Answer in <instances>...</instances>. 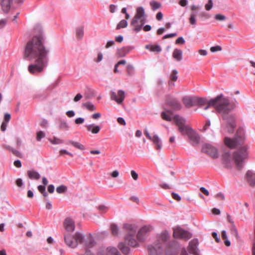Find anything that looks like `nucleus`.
Segmentation results:
<instances>
[{
	"instance_id": "473e14b6",
	"label": "nucleus",
	"mask_w": 255,
	"mask_h": 255,
	"mask_svg": "<svg viewBox=\"0 0 255 255\" xmlns=\"http://www.w3.org/2000/svg\"><path fill=\"white\" fill-rule=\"evenodd\" d=\"M108 255H121L118 249L114 247H109L107 248Z\"/></svg>"
},
{
	"instance_id": "6e6d98bb",
	"label": "nucleus",
	"mask_w": 255,
	"mask_h": 255,
	"mask_svg": "<svg viewBox=\"0 0 255 255\" xmlns=\"http://www.w3.org/2000/svg\"><path fill=\"white\" fill-rule=\"evenodd\" d=\"M171 194H172V196L174 199H175L177 201L181 200V198L179 196V195L177 193H176L175 192H172Z\"/></svg>"
},
{
	"instance_id": "49530a36",
	"label": "nucleus",
	"mask_w": 255,
	"mask_h": 255,
	"mask_svg": "<svg viewBox=\"0 0 255 255\" xmlns=\"http://www.w3.org/2000/svg\"><path fill=\"white\" fill-rule=\"evenodd\" d=\"M127 71L128 75L131 76L133 74L134 68L132 66L128 65L127 66Z\"/></svg>"
},
{
	"instance_id": "9d476101",
	"label": "nucleus",
	"mask_w": 255,
	"mask_h": 255,
	"mask_svg": "<svg viewBox=\"0 0 255 255\" xmlns=\"http://www.w3.org/2000/svg\"><path fill=\"white\" fill-rule=\"evenodd\" d=\"M222 117L226 121L228 132L233 133L236 127L235 118L232 113H222Z\"/></svg>"
},
{
	"instance_id": "5fc2aeb1",
	"label": "nucleus",
	"mask_w": 255,
	"mask_h": 255,
	"mask_svg": "<svg viewBox=\"0 0 255 255\" xmlns=\"http://www.w3.org/2000/svg\"><path fill=\"white\" fill-rule=\"evenodd\" d=\"M117 121L121 125L125 126L126 125V121L123 118L119 117L117 119Z\"/></svg>"
},
{
	"instance_id": "e433bc0d",
	"label": "nucleus",
	"mask_w": 255,
	"mask_h": 255,
	"mask_svg": "<svg viewBox=\"0 0 255 255\" xmlns=\"http://www.w3.org/2000/svg\"><path fill=\"white\" fill-rule=\"evenodd\" d=\"M227 219L228 221L232 225V228L233 230V232L235 233L236 235H238V231L237 229L235 227V225L234 224V222L233 221V220L231 218V217L230 215H227Z\"/></svg>"
},
{
	"instance_id": "c756f323",
	"label": "nucleus",
	"mask_w": 255,
	"mask_h": 255,
	"mask_svg": "<svg viewBox=\"0 0 255 255\" xmlns=\"http://www.w3.org/2000/svg\"><path fill=\"white\" fill-rule=\"evenodd\" d=\"M173 57L177 61H180L182 58V51L178 49H175L172 53Z\"/></svg>"
},
{
	"instance_id": "a19ab883",
	"label": "nucleus",
	"mask_w": 255,
	"mask_h": 255,
	"mask_svg": "<svg viewBox=\"0 0 255 255\" xmlns=\"http://www.w3.org/2000/svg\"><path fill=\"white\" fill-rule=\"evenodd\" d=\"M150 5L153 10H155L160 7V3L155 1H151L150 2Z\"/></svg>"
},
{
	"instance_id": "58836bf2",
	"label": "nucleus",
	"mask_w": 255,
	"mask_h": 255,
	"mask_svg": "<svg viewBox=\"0 0 255 255\" xmlns=\"http://www.w3.org/2000/svg\"><path fill=\"white\" fill-rule=\"evenodd\" d=\"M111 229L112 233L114 236L118 235L119 233V229L118 226L115 224H113L111 225Z\"/></svg>"
},
{
	"instance_id": "2eb2a0df",
	"label": "nucleus",
	"mask_w": 255,
	"mask_h": 255,
	"mask_svg": "<svg viewBox=\"0 0 255 255\" xmlns=\"http://www.w3.org/2000/svg\"><path fill=\"white\" fill-rule=\"evenodd\" d=\"M149 255H161L165 250L157 244L155 246L149 245L147 247Z\"/></svg>"
},
{
	"instance_id": "052dcab7",
	"label": "nucleus",
	"mask_w": 255,
	"mask_h": 255,
	"mask_svg": "<svg viewBox=\"0 0 255 255\" xmlns=\"http://www.w3.org/2000/svg\"><path fill=\"white\" fill-rule=\"evenodd\" d=\"M84 121L85 119L83 118L79 117L75 120V122L76 124H81L84 123Z\"/></svg>"
},
{
	"instance_id": "7ed1b4c3",
	"label": "nucleus",
	"mask_w": 255,
	"mask_h": 255,
	"mask_svg": "<svg viewBox=\"0 0 255 255\" xmlns=\"http://www.w3.org/2000/svg\"><path fill=\"white\" fill-rule=\"evenodd\" d=\"M210 106L217 112H227L235 109L237 104L231 101L223 94L217 95L214 98L210 99Z\"/></svg>"
},
{
	"instance_id": "9b49d317",
	"label": "nucleus",
	"mask_w": 255,
	"mask_h": 255,
	"mask_svg": "<svg viewBox=\"0 0 255 255\" xmlns=\"http://www.w3.org/2000/svg\"><path fill=\"white\" fill-rule=\"evenodd\" d=\"M202 151L209 154L213 158H216L219 156L218 149L209 143L204 144L202 147Z\"/></svg>"
},
{
	"instance_id": "69168bd1",
	"label": "nucleus",
	"mask_w": 255,
	"mask_h": 255,
	"mask_svg": "<svg viewBox=\"0 0 255 255\" xmlns=\"http://www.w3.org/2000/svg\"><path fill=\"white\" fill-rule=\"evenodd\" d=\"M48 191L50 193H52L54 191V186L52 184H50L48 186Z\"/></svg>"
},
{
	"instance_id": "6ab92c4d",
	"label": "nucleus",
	"mask_w": 255,
	"mask_h": 255,
	"mask_svg": "<svg viewBox=\"0 0 255 255\" xmlns=\"http://www.w3.org/2000/svg\"><path fill=\"white\" fill-rule=\"evenodd\" d=\"M222 163L226 168L232 167L231 156L230 152H225L222 156Z\"/></svg>"
},
{
	"instance_id": "c9c22d12",
	"label": "nucleus",
	"mask_w": 255,
	"mask_h": 255,
	"mask_svg": "<svg viewBox=\"0 0 255 255\" xmlns=\"http://www.w3.org/2000/svg\"><path fill=\"white\" fill-rule=\"evenodd\" d=\"M76 36L78 39H81L84 35V27L80 26L76 29Z\"/></svg>"
},
{
	"instance_id": "b1692460",
	"label": "nucleus",
	"mask_w": 255,
	"mask_h": 255,
	"mask_svg": "<svg viewBox=\"0 0 255 255\" xmlns=\"http://www.w3.org/2000/svg\"><path fill=\"white\" fill-rule=\"evenodd\" d=\"M156 146V149L160 150L162 146V143L161 139L159 137L157 134H154L152 136L151 139H150Z\"/></svg>"
},
{
	"instance_id": "a18cd8bd",
	"label": "nucleus",
	"mask_w": 255,
	"mask_h": 255,
	"mask_svg": "<svg viewBox=\"0 0 255 255\" xmlns=\"http://www.w3.org/2000/svg\"><path fill=\"white\" fill-rule=\"evenodd\" d=\"M196 15L194 13H191L189 18L190 23L192 25H195L196 20L195 19Z\"/></svg>"
},
{
	"instance_id": "ddd939ff",
	"label": "nucleus",
	"mask_w": 255,
	"mask_h": 255,
	"mask_svg": "<svg viewBox=\"0 0 255 255\" xmlns=\"http://www.w3.org/2000/svg\"><path fill=\"white\" fill-rule=\"evenodd\" d=\"M64 241L66 245L73 249L76 248L79 243V242H77L76 233L74 236L70 234H65L64 235Z\"/></svg>"
},
{
	"instance_id": "39448f33",
	"label": "nucleus",
	"mask_w": 255,
	"mask_h": 255,
	"mask_svg": "<svg viewBox=\"0 0 255 255\" xmlns=\"http://www.w3.org/2000/svg\"><path fill=\"white\" fill-rule=\"evenodd\" d=\"M169 238V235L165 231L162 232L158 237L156 244L163 248L165 250L166 255H177L179 249V244L175 240L168 243L167 241Z\"/></svg>"
},
{
	"instance_id": "2f4dec72",
	"label": "nucleus",
	"mask_w": 255,
	"mask_h": 255,
	"mask_svg": "<svg viewBox=\"0 0 255 255\" xmlns=\"http://www.w3.org/2000/svg\"><path fill=\"white\" fill-rule=\"evenodd\" d=\"M67 144H71L74 147H75L80 150H84L85 148L84 145L81 144L80 143H79L78 142L74 141L71 140H68L67 141Z\"/></svg>"
},
{
	"instance_id": "c03bdc74",
	"label": "nucleus",
	"mask_w": 255,
	"mask_h": 255,
	"mask_svg": "<svg viewBox=\"0 0 255 255\" xmlns=\"http://www.w3.org/2000/svg\"><path fill=\"white\" fill-rule=\"evenodd\" d=\"M177 74L178 72L176 70H174L172 71L171 75H170V79L173 81H176L177 79Z\"/></svg>"
},
{
	"instance_id": "37998d69",
	"label": "nucleus",
	"mask_w": 255,
	"mask_h": 255,
	"mask_svg": "<svg viewBox=\"0 0 255 255\" xmlns=\"http://www.w3.org/2000/svg\"><path fill=\"white\" fill-rule=\"evenodd\" d=\"M67 190V187L64 185H60L56 188V191L60 194L65 192Z\"/></svg>"
},
{
	"instance_id": "72a5a7b5",
	"label": "nucleus",
	"mask_w": 255,
	"mask_h": 255,
	"mask_svg": "<svg viewBox=\"0 0 255 255\" xmlns=\"http://www.w3.org/2000/svg\"><path fill=\"white\" fill-rule=\"evenodd\" d=\"M82 105L83 107L86 109V110L88 111H95L96 110L95 105L91 102H86L83 104Z\"/></svg>"
},
{
	"instance_id": "1a4fd4ad",
	"label": "nucleus",
	"mask_w": 255,
	"mask_h": 255,
	"mask_svg": "<svg viewBox=\"0 0 255 255\" xmlns=\"http://www.w3.org/2000/svg\"><path fill=\"white\" fill-rule=\"evenodd\" d=\"M198 244L197 239H194L189 242L187 250L191 255H199L198 248ZM180 255H189L185 248L182 249Z\"/></svg>"
},
{
	"instance_id": "bb28decb",
	"label": "nucleus",
	"mask_w": 255,
	"mask_h": 255,
	"mask_svg": "<svg viewBox=\"0 0 255 255\" xmlns=\"http://www.w3.org/2000/svg\"><path fill=\"white\" fill-rule=\"evenodd\" d=\"M88 131H91L93 133H98L101 129L100 126L98 125H95L94 124H90L86 126Z\"/></svg>"
},
{
	"instance_id": "f257e3e1",
	"label": "nucleus",
	"mask_w": 255,
	"mask_h": 255,
	"mask_svg": "<svg viewBox=\"0 0 255 255\" xmlns=\"http://www.w3.org/2000/svg\"><path fill=\"white\" fill-rule=\"evenodd\" d=\"M49 50L43 45V38L41 35L33 37L25 47V56L30 59H35V63L29 65L28 69L31 74L41 72L46 65L48 59Z\"/></svg>"
},
{
	"instance_id": "20e7f679",
	"label": "nucleus",
	"mask_w": 255,
	"mask_h": 255,
	"mask_svg": "<svg viewBox=\"0 0 255 255\" xmlns=\"http://www.w3.org/2000/svg\"><path fill=\"white\" fill-rule=\"evenodd\" d=\"M161 118L166 121H173L178 126L179 131L183 135L188 136L193 131V129L188 125H185L186 119L178 115H174V113H161Z\"/></svg>"
},
{
	"instance_id": "338daca9",
	"label": "nucleus",
	"mask_w": 255,
	"mask_h": 255,
	"mask_svg": "<svg viewBox=\"0 0 255 255\" xmlns=\"http://www.w3.org/2000/svg\"><path fill=\"white\" fill-rule=\"evenodd\" d=\"M24 185V183L21 178H17V186L22 187Z\"/></svg>"
},
{
	"instance_id": "a878e982",
	"label": "nucleus",
	"mask_w": 255,
	"mask_h": 255,
	"mask_svg": "<svg viewBox=\"0 0 255 255\" xmlns=\"http://www.w3.org/2000/svg\"><path fill=\"white\" fill-rule=\"evenodd\" d=\"M118 247L125 255H128L129 254L130 250L128 247L126 245L125 243H120L119 244Z\"/></svg>"
},
{
	"instance_id": "dca6fc26",
	"label": "nucleus",
	"mask_w": 255,
	"mask_h": 255,
	"mask_svg": "<svg viewBox=\"0 0 255 255\" xmlns=\"http://www.w3.org/2000/svg\"><path fill=\"white\" fill-rule=\"evenodd\" d=\"M125 97V92L123 90H119L116 93L114 92H111V98L112 100L115 101L117 103H122Z\"/></svg>"
},
{
	"instance_id": "4be33fe9",
	"label": "nucleus",
	"mask_w": 255,
	"mask_h": 255,
	"mask_svg": "<svg viewBox=\"0 0 255 255\" xmlns=\"http://www.w3.org/2000/svg\"><path fill=\"white\" fill-rule=\"evenodd\" d=\"M64 226L66 230L68 232H72L75 229L74 221L70 218H66L64 222Z\"/></svg>"
},
{
	"instance_id": "f3484780",
	"label": "nucleus",
	"mask_w": 255,
	"mask_h": 255,
	"mask_svg": "<svg viewBox=\"0 0 255 255\" xmlns=\"http://www.w3.org/2000/svg\"><path fill=\"white\" fill-rule=\"evenodd\" d=\"M182 102L187 108L195 106V96H184L182 99Z\"/></svg>"
},
{
	"instance_id": "4c0bfd02",
	"label": "nucleus",
	"mask_w": 255,
	"mask_h": 255,
	"mask_svg": "<svg viewBox=\"0 0 255 255\" xmlns=\"http://www.w3.org/2000/svg\"><path fill=\"white\" fill-rule=\"evenodd\" d=\"M61 129L67 130L69 129V126L67 123L64 120H61L59 125Z\"/></svg>"
},
{
	"instance_id": "e2e57ef3",
	"label": "nucleus",
	"mask_w": 255,
	"mask_h": 255,
	"mask_svg": "<svg viewBox=\"0 0 255 255\" xmlns=\"http://www.w3.org/2000/svg\"><path fill=\"white\" fill-rule=\"evenodd\" d=\"M213 237L216 240V242L219 243L220 241V238L218 237L217 233L213 232L212 233Z\"/></svg>"
},
{
	"instance_id": "de8ad7c7",
	"label": "nucleus",
	"mask_w": 255,
	"mask_h": 255,
	"mask_svg": "<svg viewBox=\"0 0 255 255\" xmlns=\"http://www.w3.org/2000/svg\"><path fill=\"white\" fill-rule=\"evenodd\" d=\"M213 7V2L212 0H208V3L205 4V7L206 10H210Z\"/></svg>"
},
{
	"instance_id": "f03ea898",
	"label": "nucleus",
	"mask_w": 255,
	"mask_h": 255,
	"mask_svg": "<svg viewBox=\"0 0 255 255\" xmlns=\"http://www.w3.org/2000/svg\"><path fill=\"white\" fill-rule=\"evenodd\" d=\"M245 131L244 128L240 127L237 131L236 134L233 138L226 137L224 139L225 144L230 148H234L238 146L236 151L233 154V158L239 169L243 168L245 160L248 158L249 146L244 145L245 140Z\"/></svg>"
},
{
	"instance_id": "393cba45",
	"label": "nucleus",
	"mask_w": 255,
	"mask_h": 255,
	"mask_svg": "<svg viewBox=\"0 0 255 255\" xmlns=\"http://www.w3.org/2000/svg\"><path fill=\"white\" fill-rule=\"evenodd\" d=\"M247 179L252 186H255V173L251 171H248L246 174Z\"/></svg>"
},
{
	"instance_id": "6e6552de",
	"label": "nucleus",
	"mask_w": 255,
	"mask_h": 255,
	"mask_svg": "<svg viewBox=\"0 0 255 255\" xmlns=\"http://www.w3.org/2000/svg\"><path fill=\"white\" fill-rule=\"evenodd\" d=\"M124 229L130 232L125 238V241L129 246L136 247L137 242L134 239V235L136 231V226L135 225L125 223L123 226Z\"/></svg>"
},
{
	"instance_id": "aec40b11",
	"label": "nucleus",
	"mask_w": 255,
	"mask_h": 255,
	"mask_svg": "<svg viewBox=\"0 0 255 255\" xmlns=\"http://www.w3.org/2000/svg\"><path fill=\"white\" fill-rule=\"evenodd\" d=\"M166 103L175 110H180L181 109V104L175 99L168 97L166 99Z\"/></svg>"
},
{
	"instance_id": "09e8293b",
	"label": "nucleus",
	"mask_w": 255,
	"mask_h": 255,
	"mask_svg": "<svg viewBox=\"0 0 255 255\" xmlns=\"http://www.w3.org/2000/svg\"><path fill=\"white\" fill-rule=\"evenodd\" d=\"M40 125L43 128H46L48 127V121L46 119H42L40 123Z\"/></svg>"
},
{
	"instance_id": "13d9d810",
	"label": "nucleus",
	"mask_w": 255,
	"mask_h": 255,
	"mask_svg": "<svg viewBox=\"0 0 255 255\" xmlns=\"http://www.w3.org/2000/svg\"><path fill=\"white\" fill-rule=\"evenodd\" d=\"M3 146L5 148L7 149L9 151H11L13 155H16V151L14 148L10 147L9 145H4Z\"/></svg>"
},
{
	"instance_id": "423d86ee",
	"label": "nucleus",
	"mask_w": 255,
	"mask_h": 255,
	"mask_svg": "<svg viewBox=\"0 0 255 255\" xmlns=\"http://www.w3.org/2000/svg\"><path fill=\"white\" fill-rule=\"evenodd\" d=\"M146 15L144 8L141 6L137 7L135 15L130 22L132 29L136 32L140 31L146 22Z\"/></svg>"
},
{
	"instance_id": "79ce46f5",
	"label": "nucleus",
	"mask_w": 255,
	"mask_h": 255,
	"mask_svg": "<svg viewBox=\"0 0 255 255\" xmlns=\"http://www.w3.org/2000/svg\"><path fill=\"white\" fill-rule=\"evenodd\" d=\"M45 136V133L43 131H39L36 134V140L38 141H40L41 139Z\"/></svg>"
},
{
	"instance_id": "4d7b16f0",
	"label": "nucleus",
	"mask_w": 255,
	"mask_h": 255,
	"mask_svg": "<svg viewBox=\"0 0 255 255\" xmlns=\"http://www.w3.org/2000/svg\"><path fill=\"white\" fill-rule=\"evenodd\" d=\"M201 192L206 196L209 195V192L208 190L204 187H201L200 188Z\"/></svg>"
},
{
	"instance_id": "0eeeda50",
	"label": "nucleus",
	"mask_w": 255,
	"mask_h": 255,
	"mask_svg": "<svg viewBox=\"0 0 255 255\" xmlns=\"http://www.w3.org/2000/svg\"><path fill=\"white\" fill-rule=\"evenodd\" d=\"M76 237L77 242H79L78 244L83 245L86 250H90L94 247L96 244L91 233L84 235L80 232H76Z\"/></svg>"
},
{
	"instance_id": "412c9836",
	"label": "nucleus",
	"mask_w": 255,
	"mask_h": 255,
	"mask_svg": "<svg viewBox=\"0 0 255 255\" xmlns=\"http://www.w3.org/2000/svg\"><path fill=\"white\" fill-rule=\"evenodd\" d=\"M188 137L193 146H195L199 144L200 140V136L196 132L193 130V131L189 135Z\"/></svg>"
},
{
	"instance_id": "f8f14e48",
	"label": "nucleus",
	"mask_w": 255,
	"mask_h": 255,
	"mask_svg": "<svg viewBox=\"0 0 255 255\" xmlns=\"http://www.w3.org/2000/svg\"><path fill=\"white\" fill-rule=\"evenodd\" d=\"M173 236L175 238H181L188 240L191 238L192 235L189 232L183 230L181 228H178L174 230Z\"/></svg>"
},
{
	"instance_id": "cd10ccee",
	"label": "nucleus",
	"mask_w": 255,
	"mask_h": 255,
	"mask_svg": "<svg viewBox=\"0 0 255 255\" xmlns=\"http://www.w3.org/2000/svg\"><path fill=\"white\" fill-rule=\"evenodd\" d=\"M27 175L31 179L38 180L40 177L39 173L34 170H28Z\"/></svg>"
},
{
	"instance_id": "0e129e2a",
	"label": "nucleus",
	"mask_w": 255,
	"mask_h": 255,
	"mask_svg": "<svg viewBox=\"0 0 255 255\" xmlns=\"http://www.w3.org/2000/svg\"><path fill=\"white\" fill-rule=\"evenodd\" d=\"M131 175L134 180H136L138 178V174L134 170L131 171Z\"/></svg>"
},
{
	"instance_id": "7c9ffc66",
	"label": "nucleus",
	"mask_w": 255,
	"mask_h": 255,
	"mask_svg": "<svg viewBox=\"0 0 255 255\" xmlns=\"http://www.w3.org/2000/svg\"><path fill=\"white\" fill-rule=\"evenodd\" d=\"M146 48L152 52H159L161 51V47L157 45H148Z\"/></svg>"
},
{
	"instance_id": "5701e85b",
	"label": "nucleus",
	"mask_w": 255,
	"mask_h": 255,
	"mask_svg": "<svg viewBox=\"0 0 255 255\" xmlns=\"http://www.w3.org/2000/svg\"><path fill=\"white\" fill-rule=\"evenodd\" d=\"M12 0H0V6L4 12H7L10 9Z\"/></svg>"
},
{
	"instance_id": "774afa93",
	"label": "nucleus",
	"mask_w": 255,
	"mask_h": 255,
	"mask_svg": "<svg viewBox=\"0 0 255 255\" xmlns=\"http://www.w3.org/2000/svg\"><path fill=\"white\" fill-rule=\"evenodd\" d=\"M81 255H95L90 250H85V252L84 254Z\"/></svg>"
},
{
	"instance_id": "bf43d9fd",
	"label": "nucleus",
	"mask_w": 255,
	"mask_h": 255,
	"mask_svg": "<svg viewBox=\"0 0 255 255\" xmlns=\"http://www.w3.org/2000/svg\"><path fill=\"white\" fill-rule=\"evenodd\" d=\"M185 42V40L184 39H183V38L182 37H178L176 41H175V43L176 44H184Z\"/></svg>"
},
{
	"instance_id": "ea45409f",
	"label": "nucleus",
	"mask_w": 255,
	"mask_h": 255,
	"mask_svg": "<svg viewBox=\"0 0 255 255\" xmlns=\"http://www.w3.org/2000/svg\"><path fill=\"white\" fill-rule=\"evenodd\" d=\"M128 25V22L126 20H122L117 25L116 29H120L121 28H125Z\"/></svg>"
},
{
	"instance_id": "4468645a",
	"label": "nucleus",
	"mask_w": 255,
	"mask_h": 255,
	"mask_svg": "<svg viewBox=\"0 0 255 255\" xmlns=\"http://www.w3.org/2000/svg\"><path fill=\"white\" fill-rule=\"evenodd\" d=\"M210 99L208 100L206 97H199L195 96V106L200 107H204V109L207 110L211 108L210 106Z\"/></svg>"
},
{
	"instance_id": "680f3d73",
	"label": "nucleus",
	"mask_w": 255,
	"mask_h": 255,
	"mask_svg": "<svg viewBox=\"0 0 255 255\" xmlns=\"http://www.w3.org/2000/svg\"><path fill=\"white\" fill-rule=\"evenodd\" d=\"M82 98V95L79 93V94H77L76 96L74 97L73 100L74 102H78L79 101H80Z\"/></svg>"
},
{
	"instance_id": "f704fd0d",
	"label": "nucleus",
	"mask_w": 255,
	"mask_h": 255,
	"mask_svg": "<svg viewBox=\"0 0 255 255\" xmlns=\"http://www.w3.org/2000/svg\"><path fill=\"white\" fill-rule=\"evenodd\" d=\"M49 141L53 144H61L63 143L64 141L59 138L54 136L52 138L49 139Z\"/></svg>"
},
{
	"instance_id": "8fccbe9b",
	"label": "nucleus",
	"mask_w": 255,
	"mask_h": 255,
	"mask_svg": "<svg viewBox=\"0 0 255 255\" xmlns=\"http://www.w3.org/2000/svg\"><path fill=\"white\" fill-rule=\"evenodd\" d=\"M222 50V48L220 46L217 45L215 46H213L210 48V51L212 52H215L216 51H219Z\"/></svg>"
},
{
	"instance_id": "864d4df0",
	"label": "nucleus",
	"mask_w": 255,
	"mask_h": 255,
	"mask_svg": "<svg viewBox=\"0 0 255 255\" xmlns=\"http://www.w3.org/2000/svg\"><path fill=\"white\" fill-rule=\"evenodd\" d=\"M64 154H67L69 155H70L71 157H73V154L70 152H69V151H68L67 150H66V149H61L60 150V154L61 155H63Z\"/></svg>"
},
{
	"instance_id": "3c124183",
	"label": "nucleus",
	"mask_w": 255,
	"mask_h": 255,
	"mask_svg": "<svg viewBox=\"0 0 255 255\" xmlns=\"http://www.w3.org/2000/svg\"><path fill=\"white\" fill-rule=\"evenodd\" d=\"M127 53L128 52L126 51V50L125 48L120 49L118 52V54L120 57H124L126 56Z\"/></svg>"
},
{
	"instance_id": "c85d7f7f",
	"label": "nucleus",
	"mask_w": 255,
	"mask_h": 255,
	"mask_svg": "<svg viewBox=\"0 0 255 255\" xmlns=\"http://www.w3.org/2000/svg\"><path fill=\"white\" fill-rule=\"evenodd\" d=\"M10 119V115L9 114H5L4 117V121H3L1 127L0 129L1 130L4 131L6 129V128L7 126V123L9 122Z\"/></svg>"
},
{
	"instance_id": "603ef678",
	"label": "nucleus",
	"mask_w": 255,
	"mask_h": 255,
	"mask_svg": "<svg viewBox=\"0 0 255 255\" xmlns=\"http://www.w3.org/2000/svg\"><path fill=\"white\" fill-rule=\"evenodd\" d=\"M215 18L218 20H224L226 19V16L221 14H217L215 15Z\"/></svg>"
},
{
	"instance_id": "a211bd4d",
	"label": "nucleus",
	"mask_w": 255,
	"mask_h": 255,
	"mask_svg": "<svg viewBox=\"0 0 255 255\" xmlns=\"http://www.w3.org/2000/svg\"><path fill=\"white\" fill-rule=\"evenodd\" d=\"M150 231V227L148 226H144L142 227L137 234V239L139 241H143L146 237L148 232Z\"/></svg>"
}]
</instances>
